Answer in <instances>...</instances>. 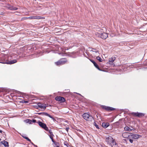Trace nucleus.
Wrapping results in <instances>:
<instances>
[{
  "label": "nucleus",
  "mask_w": 147,
  "mask_h": 147,
  "mask_svg": "<svg viewBox=\"0 0 147 147\" xmlns=\"http://www.w3.org/2000/svg\"><path fill=\"white\" fill-rule=\"evenodd\" d=\"M83 117L84 119L88 121H91L93 119V117L91 116H90L88 113H86L83 115Z\"/></svg>",
  "instance_id": "f257e3e1"
},
{
  "label": "nucleus",
  "mask_w": 147,
  "mask_h": 147,
  "mask_svg": "<svg viewBox=\"0 0 147 147\" xmlns=\"http://www.w3.org/2000/svg\"><path fill=\"white\" fill-rule=\"evenodd\" d=\"M140 137H141V136L139 135L131 133L130 135H129V138L138 139Z\"/></svg>",
  "instance_id": "f03ea898"
},
{
  "label": "nucleus",
  "mask_w": 147,
  "mask_h": 147,
  "mask_svg": "<svg viewBox=\"0 0 147 147\" xmlns=\"http://www.w3.org/2000/svg\"><path fill=\"white\" fill-rule=\"evenodd\" d=\"M105 29V28H104L103 29H98L97 30L98 32L95 33V35L96 37H100L102 32V30Z\"/></svg>",
  "instance_id": "7ed1b4c3"
},
{
  "label": "nucleus",
  "mask_w": 147,
  "mask_h": 147,
  "mask_svg": "<svg viewBox=\"0 0 147 147\" xmlns=\"http://www.w3.org/2000/svg\"><path fill=\"white\" fill-rule=\"evenodd\" d=\"M38 124L40 127L46 130L47 131L48 130V128L47 127L46 125L45 124L40 121L38 122Z\"/></svg>",
  "instance_id": "20e7f679"
},
{
  "label": "nucleus",
  "mask_w": 147,
  "mask_h": 147,
  "mask_svg": "<svg viewBox=\"0 0 147 147\" xmlns=\"http://www.w3.org/2000/svg\"><path fill=\"white\" fill-rule=\"evenodd\" d=\"M55 99L56 100L60 101L61 102H63L65 101V99L64 98L60 96H57L56 97Z\"/></svg>",
  "instance_id": "39448f33"
},
{
  "label": "nucleus",
  "mask_w": 147,
  "mask_h": 147,
  "mask_svg": "<svg viewBox=\"0 0 147 147\" xmlns=\"http://www.w3.org/2000/svg\"><path fill=\"white\" fill-rule=\"evenodd\" d=\"M102 108L105 110L109 111H112L115 109L113 108L109 107H107L105 106H102Z\"/></svg>",
  "instance_id": "423d86ee"
},
{
  "label": "nucleus",
  "mask_w": 147,
  "mask_h": 147,
  "mask_svg": "<svg viewBox=\"0 0 147 147\" xmlns=\"http://www.w3.org/2000/svg\"><path fill=\"white\" fill-rule=\"evenodd\" d=\"M108 36V34L107 33L105 32H102V33L100 36V37L104 39H106Z\"/></svg>",
  "instance_id": "0eeeda50"
},
{
  "label": "nucleus",
  "mask_w": 147,
  "mask_h": 147,
  "mask_svg": "<svg viewBox=\"0 0 147 147\" xmlns=\"http://www.w3.org/2000/svg\"><path fill=\"white\" fill-rule=\"evenodd\" d=\"M28 18L31 19H42V17L38 16H31Z\"/></svg>",
  "instance_id": "6e6552de"
},
{
  "label": "nucleus",
  "mask_w": 147,
  "mask_h": 147,
  "mask_svg": "<svg viewBox=\"0 0 147 147\" xmlns=\"http://www.w3.org/2000/svg\"><path fill=\"white\" fill-rule=\"evenodd\" d=\"M132 114L136 116L139 117H140L144 116V114L141 113H132Z\"/></svg>",
  "instance_id": "1a4fd4ad"
},
{
  "label": "nucleus",
  "mask_w": 147,
  "mask_h": 147,
  "mask_svg": "<svg viewBox=\"0 0 147 147\" xmlns=\"http://www.w3.org/2000/svg\"><path fill=\"white\" fill-rule=\"evenodd\" d=\"M17 62V61L16 59L13 60H11L7 63L3 62H0V63H7V64H12L15 63H16Z\"/></svg>",
  "instance_id": "9d476101"
},
{
  "label": "nucleus",
  "mask_w": 147,
  "mask_h": 147,
  "mask_svg": "<svg viewBox=\"0 0 147 147\" xmlns=\"http://www.w3.org/2000/svg\"><path fill=\"white\" fill-rule=\"evenodd\" d=\"M90 60L92 63H93V64L94 65L96 68H97L99 70L101 71V70L99 68L98 64L97 63H96L92 59H90Z\"/></svg>",
  "instance_id": "9b49d317"
},
{
  "label": "nucleus",
  "mask_w": 147,
  "mask_h": 147,
  "mask_svg": "<svg viewBox=\"0 0 147 147\" xmlns=\"http://www.w3.org/2000/svg\"><path fill=\"white\" fill-rule=\"evenodd\" d=\"M110 139L112 140V144H111L112 145V147H115V146L117 144L116 143L115 141L114 140L112 137H110Z\"/></svg>",
  "instance_id": "f8f14e48"
},
{
  "label": "nucleus",
  "mask_w": 147,
  "mask_h": 147,
  "mask_svg": "<svg viewBox=\"0 0 147 147\" xmlns=\"http://www.w3.org/2000/svg\"><path fill=\"white\" fill-rule=\"evenodd\" d=\"M91 52H92V54L95 57L98 56L99 54L98 51H91Z\"/></svg>",
  "instance_id": "ddd939ff"
},
{
  "label": "nucleus",
  "mask_w": 147,
  "mask_h": 147,
  "mask_svg": "<svg viewBox=\"0 0 147 147\" xmlns=\"http://www.w3.org/2000/svg\"><path fill=\"white\" fill-rule=\"evenodd\" d=\"M38 107L42 109H45L46 107L45 105L39 103H38Z\"/></svg>",
  "instance_id": "4468645a"
},
{
  "label": "nucleus",
  "mask_w": 147,
  "mask_h": 147,
  "mask_svg": "<svg viewBox=\"0 0 147 147\" xmlns=\"http://www.w3.org/2000/svg\"><path fill=\"white\" fill-rule=\"evenodd\" d=\"M1 143L3 144L5 147H9V146L8 143L7 141H1Z\"/></svg>",
  "instance_id": "2eb2a0df"
},
{
  "label": "nucleus",
  "mask_w": 147,
  "mask_h": 147,
  "mask_svg": "<svg viewBox=\"0 0 147 147\" xmlns=\"http://www.w3.org/2000/svg\"><path fill=\"white\" fill-rule=\"evenodd\" d=\"M109 125V124L108 123L104 122L102 123V126L105 128H106L108 127Z\"/></svg>",
  "instance_id": "dca6fc26"
},
{
  "label": "nucleus",
  "mask_w": 147,
  "mask_h": 147,
  "mask_svg": "<svg viewBox=\"0 0 147 147\" xmlns=\"http://www.w3.org/2000/svg\"><path fill=\"white\" fill-rule=\"evenodd\" d=\"M129 133L126 132L122 134V136L125 138H126L128 137L129 138V135H128Z\"/></svg>",
  "instance_id": "f3484780"
},
{
  "label": "nucleus",
  "mask_w": 147,
  "mask_h": 147,
  "mask_svg": "<svg viewBox=\"0 0 147 147\" xmlns=\"http://www.w3.org/2000/svg\"><path fill=\"white\" fill-rule=\"evenodd\" d=\"M61 64L63 65L65 64L67 61V60L65 59H62L59 60Z\"/></svg>",
  "instance_id": "a211bd4d"
},
{
  "label": "nucleus",
  "mask_w": 147,
  "mask_h": 147,
  "mask_svg": "<svg viewBox=\"0 0 147 147\" xmlns=\"http://www.w3.org/2000/svg\"><path fill=\"white\" fill-rule=\"evenodd\" d=\"M110 137H111V136L108 137L106 139V141L108 142V143L111 144H112V140L110 139Z\"/></svg>",
  "instance_id": "6ab92c4d"
},
{
  "label": "nucleus",
  "mask_w": 147,
  "mask_h": 147,
  "mask_svg": "<svg viewBox=\"0 0 147 147\" xmlns=\"http://www.w3.org/2000/svg\"><path fill=\"white\" fill-rule=\"evenodd\" d=\"M124 129L125 130L128 131H131V129L130 128L128 127H125Z\"/></svg>",
  "instance_id": "aec40b11"
},
{
  "label": "nucleus",
  "mask_w": 147,
  "mask_h": 147,
  "mask_svg": "<svg viewBox=\"0 0 147 147\" xmlns=\"http://www.w3.org/2000/svg\"><path fill=\"white\" fill-rule=\"evenodd\" d=\"M115 59V57H112L111 59H110L109 61V62H113Z\"/></svg>",
  "instance_id": "412c9836"
},
{
  "label": "nucleus",
  "mask_w": 147,
  "mask_h": 147,
  "mask_svg": "<svg viewBox=\"0 0 147 147\" xmlns=\"http://www.w3.org/2000/svg\"><path fill=\"white\" fill-rule=\"evenodd\" d=\"M9 9H10L11 10H16L18 8L16 7H9Z\"/></svg>",
  "instance_id": "4be33fe9"
},
{
  "label": "nucleus",
  "mask_w": 147,
  "mask_h": 147,
  "mask_svg": "<svg viewBox=\"0 0 147 147\" xmlns=\"http://www.w3.org/2000/svg\"><path fill=\"white\" fill-rule=\"evenodd\" d=\"M96 59L100 62H102V59L99 56H97Z\"/></svg>",
  "instance_id": "5701e85b"
},
{
  "label": "nucleus",
  "mask_w": 147,
  "mask_h": 147,
  "mask_svg": "<svg viewBox=\"0 0 147 147\" xmlns=\"http://www.w3.org/2000/svg\"><path fill=\"white\" fill-rule=\"evenodd\" d=\"M55 64H56V65L57 66H59L60 65H61V64L60 63V60L59 61L55 63Z\"/></svg>",
  "instance_id": "b1692460"
},
{
  "label": "nucleus",
  "mask_w": 147,
  "mask_h": 147,
  "mask_svg": "<svg viewBox=\"0 0 147 147\" xmlns=\"http://www.w3.org/2000/svg\"><path fill=\"white\" fill-rule=\"evenodd\" d=\"M47 116H48V117H50V118H51L53 120V121H55V119L52 116H51L49 114Z\"/></svg>",
  "instance_id": "393cba45"
},
{
  "label": "nucleus",
  "mask_w": 147,
  "mask_h": 147,
  "mask_svg": "<svg viewBox=\"0 0 147 147\" xmlns=\"http://www.w3.org/2000/svg\"><path fill=\"white\" fill-rule=\"evenodd\" d=\"M50 134H51V135L50 136V137L51 139H53V134L52 132H50Z\"/></svg>",
  "instance_id": "a878e982"
},
{
  "label": "nucleus",
  "mask_w": 147,
  "mask_h": 147,
  "mask_svg": "<svg viewBox=\"0 0 147 147\" xmlns=\"http://www.w3.org/2000/svg\"><path fill=\"white\" fill-rule=\"evenodd\" d=\"M94 125L96 127L97 129H99V127L98 125L96 124V123H94Z\"/></svg>",
  "instance_id": "bb28decb"
},
{
  "label": "nucleus",
  "mask_w": 147,
  "mask_h": 147,
  "mask_svg": "<svg viewBox=\"0 0 147 147\" xmlns=\"http://www.w3.org/2000/svg\"><path fill=\"white\" fill-rule=\"evenodd\" d=\"M113 62H109V63L111 65H114L113 63Z\"/></svg>",
  "instance_id": "cd10ccee"
},
{
  "label": "nucleus",
  "mask_w": 147,
  "mask_h": 147,
  "mask_svg": "<svg viewBox=\"0 0 147 147\" xmlns=\"http://www.w3.org/2000/svg\"><path fill=\"white\" fill-rule=\"evenodd\" d=\"M132 138H129V141L131 143H132L133 142V140L132 139H131Z\"/></svg>",
  "instance_id": "c85d7f7f"
},
{
  "label": "nucleus",
  "mask_w": 147,
  "mask_h": 147,
  "mask_svg": "<svg viewBox=\"0 0 147 147\" xmlns=\"http://www.w3.org/2000/svg\"><path fill=\"white\" fill-rule=\"evenodd\" d=\"M32 121L33 123H35L36 121V120L35 119H32Z\"/></svg>",
  "instance_id": "c756f323"
},
{
  "label": "nucleus",
  "mask_w": 147,
  "mask_h": 147,
  "mask_svg": "<svg viewBox=\"0 0 147 147\" xmlns=\"http://www.w3.org/2000/svg\"><path fill=\"white\" fill-rule=\"evenodd\" d=\"M26 140L28 141L31 142V140L28 138H27Z\"/></svg>",
  "instance_id": "7c9ffc66"
},
{
  "label": "nucleus",
  "mask_w": 147,
  "mask_h": 147,
  "mask_svg": "<svg viewBox=\"0 0 147 147\" xmlns=\"http://www.w3.org/2000/svg\"><path fill=\"white\" fill-rule=\"evenodd\" d=\"M45 115L47 116L49 114L47 113H45Z\"/></svg>",
  "instance_id": "2f4dec72"
},
{
  "label": "nucleus",
  "mask_w": 147,
  "mask_h": 147,
  "mask_svg": "<svg viewBox=\"0 0 147 147\" xmlns=\"http://www.w3.org/2000/svg\"><path fill=\"white\" fill-rule=\"evenodd\" d=\"M22 137L24 138H26V136H22Z\"/></svg>",
  "instance_id": "473e14b6"
},
{
  "label": "nucleus",
  "mask_w": 147,
  "mask_h": 147,
  "mask_svg": "<svg viewBox=\"0 0 147 147\" xmlns=\"http://www.w3.org/2000/svg\"><path fill=\"white\" fill-rule=\"evenodd\" d=\"M69 129L68 128H66V131H68V130Z\"/></svg>",
  "instance_id": "72a5a7b5"
},
{
  "label": "nucleus",
  "mask_w": 147,
  "mask_h": 147,
  "mask_svg": "<svg viewBox=\"0 0 147 147\" xmlns=\"http://www.w3.org/2000/svg\"><path fill=\"white\" fill-rule=\"evenodd\" d=\"M30 142V143H31L32 144H33V145H34L35 146V145H34L33 144V143L31 141V142Z\"/></svg>",
  "instance_id": "f704fd0d"
},
{
  "label": "nucleus",
  "mask_w": 147,
  "mask_h": 147,
  "mask_svg": "<svg viewBox=\"0 0 147 147\" xmlns=\"http://www.w3.org/2000/svg\"><path fill=\"white\" fill-rule=\"evenodd\" d=\"M28 101H25L24 102V103H28Z\"/></svg>",
  "instance_id": "c9c22d12"
},
{
  "label": "nucleus",
  "mask_w": 147,
  "mask_h": 147,
  "mask_svg": "<svg viewBox=\"0 0 147 147\" xmlns=\"http://www.w3.org/2000/svg\"><path fill=\"white\" fill-rule=\"evenodd\" d=\"M2 131L1 130H0V133H2Z\"/></svg>",
  "instance_id": "e433bc0d"
},
{
  "label": "nucleus",
  "mask_w": 147,
  "mask_h": 147,
  "mask_svg": "<svg viewBox=\"0 0 147 147\" xmlns=\"http://www.w3.org/2000/svg\"><path fill=\"white\" fill-rule=\"evenodd\" d=\"M51 140H52V141L53 142H54V140H53V139H51Z\"/></svg>",
  "instance_id": "4c0bfd02"
},
{
  "label": "nucleus",
  "mask_w": 147,
  "mask_h": 147,
  "mask_svg": "<svg viewBox=\"0 0 147 147\" xmlns=\"http://www.w3.org/2000/svg\"><path fill=\"white\" fill-rule=\"evenodd\" d=\"M27 138H28V137H26V138H25V139L26 140Z\"/></svg>",
  "instance_id": "58836bf2"
},
{
  "label": "nucleus",
  "mask_w": 147,
  "mask_h": 147,
  "mask_svg": "<svg viewBox=\"0 0 147 147\" xmlns=\"http://www.w3.org/2000/svg\"><path fill=\"white\" fill-rule=\"evenodd\" d=\"M56 147H59V146H56Z\"/></svg>",
  "instance_id": "ea45409f"
},
{
  "label": "nucleus",
  "mask_w": 147,
  "mask_h": 147,
  "mask_svg": "<svg viewBox=\"0 0 147 147\" xmlns=\"http://www.w3.org/2000/svg\"><path fill=\"white\" fill-rule=\"evenodd\" d=\"M1 140V138H0V141Z\"/></svg>",
  "instance_id": "a19ab883"
}]
</instances>
